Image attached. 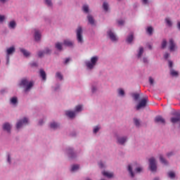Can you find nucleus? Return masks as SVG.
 <instances>
[{
    "mask_svg": "<svg viewBox=\"0 0 180 180\" xmlns=\"http://www.w3.org/2000/svg\"><path fill=\"white\" fill-rule=\"evenodd\" d=\"M20 85L25 89V92H27V91L33 88L34 83L32 81L29 82L27 78H23L21 79Z\"/></svg>",
    "mask_w": 180,
    "mask_h": 180,
    "instance_id": "1",
    "label": "nucleus"
},
{
    "mask_svg": "<svg viewBox=\"0 0 180 180\" xmlns=\"http://www.w3.org/2000/svg\"><path fill=\"white\" fill-rule=\"evenodd\" d=\"M98 60H99V58L98 56H93L91 58V62L88 61L86 63V65L87 68H89V70H92L94 67L96 65V63H98Z\"/></svg>",
    "mask_w": 180,
    "mask_h": 180,
    "instance_id": "2",
    "label": "nucleus"
},
{
    "mask_svg": "<svg viewBox=\"0 0 180 180\" xmlns=\"http://www.w3.org/2000/svg\"><path fill=\"white\" fill-rule=\"evenodd\" d=\"M149 168L152 172L157 171V162L153 157L149 159Z\"/></svg>",
    "mask_w": 180,
    "mask_h": 180,
    "instance_id": "3",
    "label": "nucleus"
},
{
    "mask_svg": "<svg viewBox=\"0 0 180 180\" xmlns=\"http://www.w3.org/2000/svg\"><path fill=\"white\" fill-rule=\"evenodd\" d=\"M147 102H148V97L141 99L136 106V110H140L141 108H146V106H147Z\"/></svg>",
    "mask_w": 180,
    "mask_h": 180,
    "instance_id": "4",
    "label": "nucleus"
},
{
    "mask_svg": "<svg viewBox=\"0 0 180 180\" xmlns=\"http://www.w3.org/2000/svg\"><path fill=\"white\" fill-rule=\"evenodd\" d=\"M77 39L78 43H84V39L82 38V27H78L77 29Z\"/></svg>",
    "mask_w": 180,
    "mask_h": 180,
    "instance_id": "5",
    "label": "nucleus"
},
{
    "mask_svg": "<svg viewBox=\"0 0 180 180\" xmlns=\"http://www.w3.org/2000/svg\"><path fill=\"white\" fill-rule=\"evenodd\" d=\"M28 120L26 117H24L23 120H20L16 124V129H19L22 126L27 124Z\"/></svg>",
    "mask_w": 180,
    "mask_h": 180,
    "instance_id": "6",
    "label": "nucleus"
},
{
    "mask_svg": "<svg viewBox=\"0 0 180 180\" xmlns=\"http://www.w3.org/2000/svg\"><path fill=\"white\" fill-rule=\"evenodd\" d=\"M176 49H177L176 44L174 41V39H170L169 40V51H175V50H176Z\"/></svg>",
    "mask_w": 180,
    "mask_h": 180,
    "instance_id": "7",
    "label": "nucleus"
},
{
    "mask_svg": "<svg viewBox=\"0 0 180 180\" xmlns=\"http://www.w3.org/2000/svg\"><path fill=\"white\" fill-rule=\"evenodd\" d=\"M6 53H7V56H6V64H9V56H11V54H13V53H15V47L14 46H11L8 49H7L6 50Z\"/></svg>",
    "mask_w": 180,
    "mask_h": 180,
    "instance_id": "8",
    "label": "nucleus"
},
{
    "mask_svg": "<svg viewBox=\"0 0 180 180\" xmlns=\"http://www.w3.org/2000/svg\"><path fill=\"white\" fill-rule=\"evenodd\" d=\"M117 141L118 144H121V146H123V144H124L125 142L127 141V137L126 136L117 137Z\"/></svg>",
    "mask_w": 180,
    "mask_h": 180,
    "instance_id": "9",
    "label": "nucleus"
},
{
    "mask_svg": "<svg viewBox=\"0 0 180 180\" xmlns=\"http://www.w3.org/2000/svg\"><path fill=\"white\" fill-rule=\"evenodd\" d=\"M155 123H162V124H165V120L163 119L161 115L156 116L155 117Z\"/></svg>",
    "mask_w": 180,
    "mask_h": 180,
    "instance_id": "10",
    "label": "nucleus"
},
{
    "mask_svg": "<svg viewBox=\"0 0 180 180\" xmlns=\"http://www.w3.org/2000/svg\"><path fill=\"white\" fill-rule=\"evenodd\" d=\"M108 34L110 40H112V41H117V37H116V35L112 31H110V30L108 31Z\"/></svg>",
    "mask_w": 180,
    "mask_h": 180,
    "instance_id": "11",
    "label": "nucleus"
},
{
    "mask_svg": "<svg viewBox=\"0 0 180 180\" xmlns=\"http://www.w3.org/2000/svg\"><path fill=\"white\" fill-rule=\"evenodd\" d=\"M3 129L4 130H6L8 133H11V124L8 122L4 124Z\"/></svg>",
    "mask_w": 180,
    "mask_h": 180,
    "instance_id": "12",
    "label": "nucleus"
},
{
    "mask_svg": "<svg viewBox=\"0 0 180 180\" xmlns=\"http://www.w3.org/2000/svg\"><path fill=\"white\" fill-rule=\"evenodd\" d=\"M65 115L68 117H70V119L75 117V112H73V111L68 110L65 112Z\"/></svg>",
    "mask_w": 180,
    "mask_h": 180,
    "instance_id": "13",
    "label": "nucleus"
},
{
    "mask_svg": "<svg viewBox=\"0 0 180 180\" xmlns=\"http://www.w3.org/2000/svg\"><path fill=\"white\" fill-rule=\"evenodd\" d=\"M103 176H106V178H113V173L112 172H106L104 171L102 172Z\"/></svg>",
    "mask_w": 180,
    "mask_h": 180,
    "instance_id": "14",
    "label": "nucleus"
},
{
    "mask_svg": "<svg viewBox=\"0 0 180 180\" xmlns=\"http://www.w3.org/2000/svg\"><path fill=\"white\" fill-rule=\"evenodd\" d=\"M41 37V34H40V32L39 30H35V33H34V39L37 41H39Z\"/></svg>",
    "mask_w": 180,
    "mask_h": 180,
    "instance_id": "15",
    "label": "nucleus"
},
{
    "mask_svg": "<svg viewBox=\"0 0 180 180\" xmlns=\"http://www.w3.org/2000/svg\"><path fill=\"white\" fill-rule=\"evenodd\" d=\"M87 19H88L89 23H90V25H91L92 26H94V25H95V19H94V17H92V15H89L87 16Z\"/></svg>",
    "mask_w": 180,
    "mask_h": 180,
    "instance_id": "16",
    "label": "nucleus"
},
{
    "mask_svg": "<svg viewBox=\"0 0 180 180\" xmlns=\"http://www.w3.org/2000/svg\"><path fill=\"white\" fill-rule=\"evenodd\" d=\"M63 44H64V46H66L68 47H72V46H73L72 41H71L68 39L64 40Z\"/></svg>",
    "mask_w": 180,
    "mask_h": 180,
    "instance_id": "17",
    "label": "nucleus"
},
{
    "mask_svg": "<svg viewBox=\"0 0 180 180\" xmlns=\"http://www.w3.org/2000/svg\"><path fill=\"white\" fill-rule=\"evenodd\" d=\"M20 51H21V53H22L23 56H25V57H29V56H30V52L27 51V50L25 49H20Z\"/></svg>",
    "mask_w": 180,
    "mask_h": 180,
    "instance_id": "18",
    "label": "nucleus"
},
{
    "mask_svg": "<svg viewBox=\"0 0 180 180\" xmlns=\"http://www.w3.org/2000/svg\"><path fill=\"white\" fill-rule=\"evenodd\" d=\"M170 120L172 123H178V122H180V115H177L176 117H172Z\"/></svg>",
    "mask_w": 180,
    "mask_h": 180,
    "instance_id": "19",
    "label": "nucleus"
},
{
    "mask_svg": "<svg viewBox=\"0 0 180 180\" xmlns=\"http://www.w3.org/2000/svg\"><path fill=\"white\" fill-rule=\"evenodd\" d=\"M9 29H15L16 27V22L15 20H12L8 24Z\"/></svg>",
    "mask_w": 180,
    "mask_h": 180,
    "instance_id": "20",
    "label": "nucleus"
},
{
    "mask_svg": "<svg viewBox=\"0 0 180 180\" xmlns=\"http://www.w3.org/2000/svg\"><path fill=\"white\" fill-rule=\"evenodd\" d=\"M50 127H51V129H53V130H56V129H58V127H60V125L56 122H52L50 124Z\"/></svg>",
    "mask_w": 180,
    "mask_h": 180,
    "instance_id": "21",
    "label": "nucleus"
},
{
    "mask_svg": "<svg viewBox=\"0 0 180 180\" xmlns=\"http://www.w3.org/2000/svg\"><path fill=\"white\" fill-rule=\"evenodd\" d=\"M55 47H56V49H57V50H58L59 51H61V50H63V44H61L60 42H57L55 44Z\"/></svg>",
    "mask_w": 180,
    "mask_h": 180,
    "instance_id": "22",
    "label": "nucleus"
},
{
    "mask_svg": "<svg viewBox=\"0 0 180 180\" xmlns=\"http://www.w3.org/2000/svg\"><path fill=\"white\" fill-rule=\"evenodd\" d=\"M160 162H162V164H165V165H168V161H167L164 158V156H162V155H160Z\"/></svg>",
    "mask_w": 180,
    "mask_h": 180,
    "instance_id": "23",
    "label": "nucleus"
},
{
    "mask_svg": "<svg viewBox=\"0 0 180 180\" xmlns=\"http://www.w3.org/2000/svg\"><path fill=\"white\" fill-rule=\"evenodd\" d=\"M39 72L42 79H44V81H46V72L43 70H40Z\"/></svg>",
    "mask_w": 180,
    "mask_h": 180,
    "instance_id": "24",
    "label": "nucleus"
},
{
    "mask_svg": "<svg viewBox=\"0 0 180 180\" xmlns=\"http://www.w3.org/2000/svg\"><path fill=\"white\" fill-rule=\"evenodd\" d=\"M128 171L131 176V178H134V173L133 172V168L131 165L128 166Z\"/></svg>",
    "mask_w": 180,
    "mask_h": 180,
    "instance_id": "25",
    "label": "nucleus"
},
{
    "mask_svg": "<svg viewBox=\"0 0 180 180\" xmlns=\"http://www.w3.org/2000/svg\"><path fill=\"white\" fill-rule=\"evenodd\" d=\"M143 53H144V49L142 46H141L139 48V51L138 53V58H140V57L143 56Z\"/></svg>",
    "mask_w": 180,
    "mask_h": 180,
    "instance_id": "26",
    "label": "nucleus"
},
{
    "mask_svg": "<svg viewBox=\"0 0 180 180\" xmlns=\"http://www.w3.org/2000/svg\"><path fill=\"white\" fill-rule=\"evenodd\" d=\"M77 169H79V165H75L72 166V168H71L72 172H74L75 171H77Z\"/></svg>",
    "mask_w": 180,
    "mask_h": 180,
    "instance_id": "27",
    "label": "nucleus"
},
{
    "mask_svg": "<svg viewBox=\"0 0 180 180\" xmlns=\"http://www.w3.org/2000/svg\"><path fill=\"white\" fill-rule=\"evenodd\" d=\"M103 8L104 11H105V12H108V11L109 10V4H108V3L106 2H104L103 4Z\"/></svg>",
    "mask_w": 180,
    "mask_h": 180,
    "instance_id": "28",
    "label": "nucleus"
},
{
    "mask_svg": "<svg viewBox=\"0 0 180 180\" xmlns=\"http://www.w3.org/2000/svg\"><path fill=\"white\" fill-rule=\"evenodd\" d=\"M170 74L172 77H178V72L175 71L174 69L170 70Z\"/></svg>",
    "mask_w": 180,
    "mask_h": 180,
    "instance_id": "29",
    "label": "nucleus"
},
{
    "mask_svg": "<svg viewBox=\"0 0 180 180\" xmlns=\"http://www.w3.org/2000/svg\"><path fill=\"white\" fill-rule=\"evenodd\" d=\"M56 78H58L60 81H63V75H61V72H56Z\"/></svg>",
    "mask_w": 180,
    "mask_h": 180,
    "instance_id": "30",
    "label": "nucleus"
},
{
    "mask_svg": "<svg viewBox=\"0 0 180 180\" xmlns=\"http://www.w3.org/2000/svg\"><path fill=\"white\" fill-rule=\"evenodd\" d=\"M133 39H134V37H133V34H131L127 39V43H131V41H133Z\"/></svg>",
    "mask_w": 180,
    "mask_h": 180,
    "instance_id": "31",
    "label": "nucleus"
},
{
    "mask_svg": "<svg viewBox=\"0 0 180 180\" xmlns=\"http://www.w3.org/2000/svg\"><path fill=\"white\" fill-rule=\"evenodd\" d=\"M83 11L85 13H88V12H89V6H88V5L83 6Z\"/></svg>",
    "mask_w": 180,
    "mask_h": 180,
    "instance_id": "32",
    "label": "nucleus"
},
{
    "mask_svg": "<svg viewBox=\"0 0 180 180\" xmlns=\"http://www.w3.org/2000/svg\"><path fill=\"white\" fill-rule=\"evenodd\" d=\"M153 30H154V29H153V27H148L147 29V33H148V34H150V36H151V34H153Z\"/></svg>",
    "mask_w": 180,
    "mask_h": 180,
    "instance_id": "33",
    "label": "nucleus"
},
{
    "mask_svg": "<svg viewBox=\"0 0 180 180\" xmlns=\"http://www.w3.org/2000/svg\"><path fill=\"white\" fill-rule=\"evenodd\" d=\"M11 103H13V105H16V103H18V98H16V97H13V98L11 99Z\"/></svg>",
    "mask_w": 180,
    "mask_h": 180,
    "instance_id": "34",
    "label": "nucleus"
},
{
    "mask_svg": "<svg viewBox=\"0 0 180 180\" xmlns=\"http://www.w3.org/2000/svg\"><path fill=\"white\" fill-rule=\"evenodd\" d=\"M134 122L136 127H139L140 126V120H139V119L134 118Z\"/></svg>",
    "mask_w": 180,
    "mask_h": 180,
    "instance_id": "35",
    "label": "nucleus"
},
{
    "mask_svg": "<svg viewBox=\"0 0 180 180\" xmlns=\"http://www.w3.org/2000/svg\"><path fill=\"white\" fill-rule=\"evenodd\" d=\"M76 112H82V105H77L75 107Z\"/></svg>",
    "mask_w": 180,
    "mask_h": 180,
    "instance_id": "36",
    "label": "nucleus"
},
{
    "mask_svg": "<svg viewBox=\"0 0 180 180\" xmlns=\"http://www.w3.org/2000/svg\"><path fill=\"white\" fill-rule=\"evenodd\" d=\"M45 4L47 5V6H53V3L51 2V0H45Z\"/></svg>",
    "mask_w": 180,
    "mask_h": 180,
    "instance_id": "37",
    "label": "nucleus"
},
{
    "mask_svg": "<svg viewBox=\"0 0 180 180\" xmlns=\"http://www.w3.org/2000/svg\"><path fill=\"white\" fill-rule=\"evenodd\" d=\"M165 22H166L167 25H168L169 26V27H171V26H172V22L169 20V18H165Z\"/></svg>",
    "mask_w": 180,
    "mask_h": 180,
    "instance_id": "38",
    "label": "nucleus"
},
{
    "mask_svg": "<svg viewBox=\"0 0 180 180\" xmlns=\"http://www.w3.org/2000/svg\"><path fill=\"white\" fill-rule=\"evenodd\" d=\"M167 47V39H163L162 41V49Z\"/></svg>",
    "mask_w": 180,
    "mask_h": 180,
    "instance_id": "39",
    "label": "nucleus"
},
{
    "mask_svg": "<svg viewBox=\"0 0 180 180\" xmlns=\"http://www.w3.org/2000/svg\"><path fill=\"white\" fill-rule=\"evenodd\" d=\"M44 54H46V53H44V51H39L38 52V56L39 58L44 57Z\"/></svg>",
    "mask_w": 180,
    "mask_h": 180,
    "instance_id": "40",
    "label": "nucleus"
},
{
    "mask_svg": "<svg viewBox=\"0 0 180 180\" xmlns=\"http://www.w3.org/2000/svg\"><path fill=\"white\" fill-rule=\"evenodd\" d=\"M118 94L121 95V96H124V90L122 89H118Z\"/></svg>",
    "mask_w": 180,
    "mask_h": 180,
    "instance_id": "41",
    "label": "nucleus"
},
{
    "mask_svg": "<svg viewBox=\"0 0 180 180\" xmlns=\"http://www.w3.org/2000/svg\"><path fill=\"white\" fill-rule=\"evenodd\" d=\"M169 177L171 178L172 179L175 178V173L172 172H169L168 173Z\"/></svg>",
    "mask_w": 180,
    "mask_h": 180,
    "instance_id": "42",
    "label": "nucleus"
},
{
    "mask_svg": "<svg viewBox=\"0 0 180 180\" xmlns=\"http://www.w3.org/2000/svg\"><path fill=\"white\" fill-rule=\"evenodd\" d=\"M68 154H70L71 158H74V155H72V154H74V152H72V149H68Z\"/></svg>",
    "mask_w": 180,
    "mask_h": 180,
    "instance_id": "43",
    "label": "nucleus"
},
{
    "mask_svg": "<svg viewBox=\"0 0 180 180\" xmlns=\"http://www.w3.org/2000/svg\"><path fill=\"white\" fill-rule=\"evenodd\" d=\"M142 171H143V168H141V167H136L135 169V172L136 174H140V172H141Z\"/></svg>",
    "mask_w": 180,
    "mask_h": 180,
    "instance_id": "44",
    "label": "nucleus"
},
{
    "mask_svg": "<svg viewBox=\"0 0 180 180\" xmlns=\"http://www.w3.org/2000/svg\"><path fill=\"white\" fill-rule=\"evenodd\" d=\"M44 51L45 54H51V50H50L49 48L45 49V51Z\"/></svg>",
    "mask_w": 180,
    "mask_h": 180,
    "instance_id": "45",
    "label": "nucleus"
},
{
    "mask_svg": "<svg viewBox=\"0 0 180 180\" xmlns=\"http://www.w3.org/2000/svg\"><path fill=\"white\" fill-rule=\"evenodd\" d=\"M149 83L150 85H154V79H153L151 77H149Z\"/></svg>",
    "mask_w": 180,
    "mask_h": 180,
    "instance_id": "46",
    "label": "nucleus"
},
{
    "mask_svg": "<svg viewBox=\"0 0 180 180\" xmlns=\"http://www.w3.org/2000/svg\"><path fill=\"white\" fill-rule=\"evenodd\" d=\"M5 20V15H0V22L2 23Z\"/></svg>",
    "mask_w": 180,
    "mask_h": 180,
    "instance_id": "47",
    "label": "nucleus"
},
{
    "mask_svg": "<svg viewBox=\"0 0 180 180\" xmlns=\"http://www.w3.org/2000/svg\"><path fill=\"white\" fill-rule=\"evenodd\" d=\"M134 98L135 101H137V99H139V98H140V94H134Z\"/></svg>",
    "mask_w": 180,
    "mask_h": 180,
    "instance_id": "48",
    "label": "nucleus"
},
{
    "mask_svg": "<svg viewBox=\"0 0 180 180\" xmlns=\"http://www.w3.org/2000/svg\"><path fill=\"white\" fill-rule=\"evenodd\" d=\"M101 129V127H96L94 129V133H96L97 131H99V130Z\"/></svg>",
    "mask_w": 180,
    "mask_h": 180,
    "instance_id": "49",
    "label": "nucleus"
},
{
    "mask_svg": "<svg viewBox=\"0 0 180 180\" xmlns=\"http://www.w3.org/2000/svg\"><path fill=\"white\" fill-rule=\"evenodd\" d=\"M174 155V152H170L167 153V156L169 158V157H172Z\"/></svg>",
    "mask_w": 180,
    "mask_h": 180,
    "instance_id": "50",
    "label": "nucleus"
},
{
    "mask_svg": "<svg viewBox=\"0 0 180 180\" xmlns=\"http://www.w3.org/2000/svg\"><path fill=\"white\" fill-rule=\"evenodd\" d=\"M169 57V53H165L164 55V58L167 60Z\"/></svg>",
    "mask_w": 180,
    "mask_h": 180,
    "instance_id": "51",
    "label": "nucleus"
},
{
    "mask_svg": "<svg viewBox=\"0 0 180 180\" xmlns=\"http://www.w3.org/2000/svg\"><path fill=\"white\" fill-rule=\"evenodd\" d=\"M142 4H143V5L148 4V0H142Z\"/></svg>",
    "mask_w": 180,
    "mask_h": 180,
    "instance_id": "52",
    "label": "nucleus"
},
{
    "mask_svg": "<svg viewBox=\"0 0 180 180\" xmlns=\"http://www.w3.org/2000/svg\"><path fill=\"white\" fill-rule=\"evenodd\" d=\"M172 65H173L172 61L169 60V68H172Z\"/></svg>",
    "mask_w": 180,
    "mask_h": 180,
    "instance_id": "53",
    "label": "nucleus"
},
{
    "mask_svg": "<svg viewBox=\"0 0 180 180\" xmlns=\"http://www.w3.org/2000/svg\"><path fill=\"white\" fill-rule=\"evenodd\" d=\"M124 23V21H123V20H120V21H118V25H123Z\"/></svg>",
    "mask_w": 180,
    "mask_h": 180,
    "instance_id": "54",
    "label": "nucleus"
},
{
    "mask_svg": "<svg viewBox=\"0 0 180 180\" xmlns=\"http://www.w3.org/2000/svg\"><path fill=\"white\" fill-rule=\"evenodd\" d=\"M100 168H103V163H102V162H101L99 164H98Z\"/></svg>",
    "mask_w": 180,
    "mask_h": 180,
    "instance_id": "55",
    "label": "nucleus"
},
{
    "mask_svg": "<svg viewBox=\"0 0 180 180\" xmlns=\"http://www.w3.org/2000/svg\"><path fill=\"white\" fill-rule=\"evenodd\" d=\"M69 62H70V58H66V60L65 61V64H68V63H69Z\"/></svg>",
    "mask_w": 180,
    "mask_h": 180,
    "instance_id": "56",
    "label": "nucleus"
},
{
    "mask_svg": "<svg viewBox=\"0 0 180 180\" xmlns=\"http://www.w3.org/2000/svg\"><path fill=\"white\" fill-rule=\"evenodd\" d=\"M8 162L11 164V155H8Z\"/></svg>",
    "mask_w": 180,
    "mask_h": 180,
    "instance_id": "57",
    "label": "nucleus"
},
{
    "mask_svg": "<svg viewBox=\"0 0 180 180\" xmlns=\"http://www.w3.org/2000/svg\"><path fill=\"white\" fill-rule=\"evenodd\" d=\"M32 67H37V64H36V63H32Z\"/></svg>",
    "mask_w": 180,
    "mask_h": 180,
    "instance_id": "58",
    "label": "nucleus"
},
{
    "mask_svg": "<svg viewBox=\"0 0 180 180\" xmlns=\"http://www.w3.org/2000/svg\"><path fill=\"white\" fill-rule=\"evenodd\" d=\"M95 91H96V89L95 87L92 88V92H95Z\"/></svg>",
    "mask_w": 180,
    "mask_h": 180,
    "instance_id": "59",
    "label": "nucleus"
},
{
    "mask_svg": "<svg viewBox=\"0 0 180 180\" xmlns=\"http://www.w3.org/2000/svg\"><path fill=\"white\" fill-rule=\"evenodd\" d=\"M143 63H147V58H143Z\"/></svg>",
    "mask_w": 180,
    "mask_h": 180,
    "instance_id": "60",
    "label": "nucleus"
},
{
    "mask_svg": "<svg viewBox=\"0 0 180 180\" xmlns=\"http://www.w3.org/2000/svg\"><path fill=\"white\" fill-rule=\"evenodd\" d=\"M7 0H0V2H6Z\"/></svg>",
    "mask_w": 180,
    "mask_h": 180,
    "instance_id": "61",
    "label": "nucleus"
},
{
    "mask_svg": "<svg viewBox=\"0 0 180 180\" xmlns=\"http://www.w3.org/2000/svg\"><path fill=\"white\" fill-rule=\"evenodd\" d=\"M39 124H43V120L39 121Z\"/></svg>",
    "mask_w": 180,
    "mask_h": 180,
    "instance_id": "62",
    "label": "nucleus"
},
{
    "mask_svg": "<svg viewBox=\"0 0 180 180\" xmlns=\"http://www.w3.org/2000/svg\"><path fill=\"white\" fill-rule=\"evenodd\" d=\"M154 180H160L158 178H155Z\"/></svg>",
    "mask_w": 180,
    "mask_h": 180,
    "instance_id": "63",
    "label": "nucleus"
},
{
    "mask_svg": "<svg viewBox=\"0 0 180 180\" xmlns=\"http://www.w3.org/2000/svg\"><path fill=\"white\" fill-rule=\"evenodd\" d=\"M149 49L151 50V46H149Z\"/></svg>",
    "mask_w": 180,
    "mask_h": 180,
    "instance_id": "64",
    "label": "nucleus"
}]
</instances>
